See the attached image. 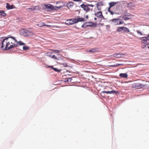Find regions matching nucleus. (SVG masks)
<instances>
[{
    "label": "nucleus",
    "mask_w": 149,
    "mask_h": 149,
    "mask_svg": "<svg viewBox=\"0 0 149 149\" xmlns=\"http://www.w3.org/2000/svg\"><path fill=\"white\" fill-rule=\"evenodd\" d=\"M44 6L45 7V9H46L47 11L50 12L52 11H57V9L55 8V6H54L49 3L45 4Z\"/></svg>",
    "instance_id": "1"
},
{
    "label": "nucleus",
    "mask_w": 149,
    "mask_h": 149,
    "mask_svg": "<svg viewBox=\"0 0 149 149\" xmlns=\"http://www.w3.org/2000/svg\"><path fill=\"white\" fill-rule=\"evenodd\" d=\"M31 31H29L28 30L25 29H22L20 31V35L25 37H28L30 36Z\"/></svg>",
    "instance_id": "2"
},
{
    "label": "nucleus",
    "mask_w": 149,
    "mask_h": 149,
    "mask_svg": "<svg viewBox=\"0 0 149 149\" xmlns=\"http://www.w3.org/2000/svg\"><path fill=\"white\" fill-rule=\"evenodd\" d=\"M56 4L59 6H55V8L57 9V11L59 9L63 7H65L66 6V3H64L61 1L56 2Z\"/></svg>",
    "instance_id": "3"
},
{
    "label": "nucleus",
    "mask_w": 149,
    "mask_h": 149,
    "mask_svg": "<svg viewBox=\"0 0 149 149\" xmlns=\"http://www.w3.org/2000/svg\"><path fill=\"white\" fill-rule=\"evenodd\" d=\"M146 85L139 83H134L132 85V88H141L146 86Z\"/></svg>",
    "instance_id": "4"
},
{
    "label": "nucleus",
    "mask_w": 149,
    "mask_h": 149,
    "mask_svg": "<svg viewBox=\"0 0 149 149\" xmlns=\"http://www.w3.org/2000/svg\"><path fill=\"white\" fill-rule=\"evenodd\" d=\"M14 47V46L12 45H10V43L9 42H6V45L3 50H9L10 49L13 48Z\"/></svg>",
    "instance_id": "5"
},
{
    "label": "nucleus",
    "mask_w": 149,
    "mask_h": 149,
    "mask_svg": "<svg viewBox=\"0 0 149 149\" xmlns=\"http://www.w3.org/2000/svg\"><path fill=\"white\" fill-rule=\"evenodd\" d=\"M140 39L141 41H143V43L144 44H146V45L145 46V47L147 44V41H149V34L148 35L147 37L141 38Z\"/></svg>",
    "instance_id": "6"
},
{
    "label": "nucleus",
    "mask_w": 149,
    "mask_h": 149,
    "mask_svg": "<svg viewBox=\"0 0 149 149\" xmlns=\"http://www.w3.org/2000/svg\"><path fill=\"white\" fill-rule=\"evenodd\" d=\"M104 93L109 94H114L116 93H119V92L118 91H116L113 90L111 91H102L101 93V95H102V94Z\"/></svg>",
    "instance_id": "7"
},
{
    "label": "nucleus",
    "mask_w": 149,
    "mask_h": 149,
    "mask_svg": "<svg viewBox=\"0 0 149 149\" xmlns=\"http://www.w3.org/2000/svg\"><path fill=\"white\" fill-rule=\"evenodd\" d=\"M80 6L85 11L87 12L90 10V9L88 7V6H86L84 3L81 5Z\"/></svg>",
    "instance_id": "8"
},
{
    "label": "nucleus",
    "mask_w": 149,
    "mask_h": 149,
    "mask_svg": "<svg viewBox=\"0 0 149 149\" xmlns=\"http://www.w3.org/2000/svg\"><path fill=\"white\" fill-rule=\"evenodd\" d=\"M75 18L76 20L75 22H76V23H78L79 22H84L85 21L84 18L82 17H80L79 16H77V18L75 17Z\"/></svg>",
    "instance_id": "9"
},
{
    "label": "nucleus",
    "mask_w": 149,
    "mask_h": 149,
    "mask_svg": "<svg viewBox=\"0 0 149 149\" xmlns=\"http://www.w3.org/2000/svg\"><path fill=\"white\" fill-rule=\"evenodd\" d=\"M95 16L100 18H102L103 17L102 12L101 11L97 12L95 14Z\"/></svg>",
    "instance_id": "10"
},
{
    "label": "nucleus",
    "mask_w": 149,
    "mask_h": 149,
    "mask_svg": "<svg viewBox=\"0 0 149 149\" xmlns=\"http://www.w3.org/2000/svg\"><path fill=\"white\" fill-rule=\"evenodd\" d=\"M6 5V8L8 10L16 8L15 7L14 5H10L8 3H7Z\"/></svg>",
    "instance_id": "11"
},
{
    "label": "nucleus",
    "mask_w": 149,
    "mask_h": 149,
    "mask_svg": "<svg viewBox=\"0 0 149 149\" xmlns=\"http://www.w3.org/2000/svg\"><path fill=\"white\" fill-rule=\"evenodd\" d=\"M125 54H123V53H117L114 54L113 55V56L114 57L116 58H120L122 56V55H125Z\"/></svg>",
    "instance_id": "12"
},
{
    "label": "nucleus",
    "mask_w": 149,
    "mask_h": 149,
    "mask_svg": "<svg viewBox=\"0 0 149 149\" xmlns=\"http://www.w3.org/2000/svg\"><path fill=\"white\" fill-rule=\"evenodd\" d=\"M103 2L101 1L98 2L97 3L96 5L98 10H101V8H100L99 7V6H102L104 5V4H103Z\"/></svg>",
    "instance_id": "13"
},
{
    "label": "nucleus",
    "mask_w": 149,
    "mask_h": 149,
    "mask_svg": "<svg viewBox=\"0 0 149 149\" xmlns=\"http://www.w3.org/2000/svg\"><path fill=\"white\" fill-rule=\"evenodd\" d=\"M69 21L70 22H69V23L68 24H70L71 25H72L76 23V22H75L76 21L75 18H72L70 19H68V21Z\"/></svg>",
    "instance_id": "14"
},
{
    "label": "nucleus",
    "mask_w": 149,
    "mask_h": 149,
    "mask_svg": "<svg viewBox=\"0 0 149 149\" xmlns=\"http://www.w3.org/2000/svg\"><path fill=\"white\" fill-rule=\"evenodd\" d=\"M127 6L129 8L131 9L133 8V7H135V5L134 4L130 2L127 3Z\"/></svg>",
    "instance_id": "15"
},
{
    "label": "nucleus",
    "mask_w": 149,
    "mask_h": 149,
    "mask_svg": "<svg viewBox=\"0 0 149 149\" xmlns=\"http://www.w3.org/2000/svg\"><path fill=\"white\" fill-rule=\"evenodd\" d=\"M119 76L121 78H127L128 77V74L127 73H121L119 74Z\"/></svg>",
    "instance_id": "16"
},
{
    "label": "nucleus",
    "mask_w": 149,
    "mask_h": 149,
    "mask_svg": "<svg viewBox=\"0 0 149 149\" xmlns=\"http://www.w3.org/2000/svg\"><path fill=\"white\" fill-rule=\"evenodd\" d=\"M6 15V14L5 13L3 10H0V16L5 17Z\"/></svg>",
    "instance_id": "17"
},
{
    "label": "nucleus",
    "mask_w": 149,
    "mask_h": 149,
    "mask_svg": "<svg viewBox=\"0 0 149 149\" xmlns=\"http://www.w3.org/2000/svg\"><path fill=\"white\" fill-rule=\"evenodd\" d=\"M66 6L68 8H72L73 6V3L71 1L69 2L66 4Z\"/></svg>",
    "instance_id": "18"
},
{
    "label": "nucleus",
    "mask_w": 149,
    "mask_h": 149,
    "mask_svg": "<svg viewBox=\"0 0 149 149\" xmlns=\"http://www.w3.org/2000/svg\"><path fill=\"white\" fill-rule=\"evenodd\" d=\"M1 43V48L3 49L4 48H3L4 46L5 45H6V42H7V41L6 42H4L3 41H2L0 39V42Z\"/></svg>",
    "instance_id": "19"
},
{
    "label": "nucleus",
    "mask_w": 149,
    "mask_h": 149,
    "mask_svg": "<svg viewBox=\"0 0 149 149\" xmlns=\"http://www.w3.org/2000/svg\"><path fill=\"white\" fill-rule=\"evenodd\" d=\"M117 3V2H111L109 3V8H111L114 6H115L116 3Z\"/></svg>",
    "instance_id": "20"
},
{
    "label": "nucleus",
    "mask_w": 149,
    "mask_h": 149,
    "mask_svg": "<svg viewBox=\"0 0 149 149\" xmlns=\"http://www.w3.org/2000/svg\"><path fill=\"white\" fill-rule=\"evenodd\" d=\"M51 50L53 52H54L56 53H62L63 52L62 49H60L59 50L56 49H52Z\"/></svg>",
    "instance_id": "21"
},
{
    "label": "nucleus",
    "mask_w": 149,
    "mask_h": 149,
    "mask_svg": "<svg viewBox=\"0 0 149 149\" xmlns=\"http://www.w3.org/2000/svg\"><path fill=\"white\" fill-rule=\"evenodd\" d=\"M123 30L124 32H130V31L129 29H128L127 28L124 26H123Z\"/></svg>",
    "instance_id": "22"
},
{
    "label": "nucleus",
    "mask_w": 149,
    "mask_h": 149,
    "mask_svg": "<svg viewBox=\"0 0 149 149\" xmlns=\"http://www.w3.org/2000/svg\"><path fill=\"white\" fill-rule=\"evenodd\" d=\"M89 25V27H97V23L96 22L95 23H94L93 22H92L91 24H90Z\"/></svg>",
    "instance_id": "23"
},
{
    "label": "nucleus",
    "mask_w": 149,
    "mask_h": 149,
    "mask_svg": "<svg viewBox=\"0 0 149 149\" xmlns=\"http://www.w3.org/2000/svg\"><path fill=\"white\" fill-rule=\"evenodd\" d=\"M33 10H38L39 9V6H35L32 7Z\"/></svg>",
    "instance_id": "24"
},
{
    "label": "nucleus",
    "mask_w": 149,
    "mask_h": 149,
    "mask_svg": "<svg viewBox=\"0 0 149 149\" xmlns=\"http://www.w3.org/2000/svg\"><path fill=\"white\" fill-rule=\"evenodd\" d=\"M126 15H125L123 16L122 17V18L125 21H126L129 19H131V17H126Z\"/></svg>",
    "instance_id": "25"
},
{
    "label": "nucleus",
    "mask_w": 149,
    "mask_h": 149,
    "mask_svg": "<svg viewBox=\"0 0 149 149\" xmlns=\"http://www.w3.org/2000/svg\"><path fill=\"white\" fill-rule=\"evenodd\" d=\"M52 69L55 71L57 72H60V71H61V69H58L56 68H55L53 67V66H52Z\"/></svg>",
    "instance_id": "26"
},
{
    "label": "nucleus",
    "mask_w": 149,
    "mask_h": 149,
    "mask_svg": "<svg viewBox=\"0 0 149 149\" xmlns=\"http://www.w3.org/2000/svg\"><path fill=\"white\" fill-rule=\"evenodd\" d=\"M123 26L118 27L116 31L118 32H121L123 30Z\"/></svg>",
    "instance_id": "27"
},
{
    "label": "nucleus",
    "mask_w": 149,
    "mask_h": 149,
    "mask_svg": "<svg viewBox=\"0 0 149 149\" xmlns=\"http://www.w3.org/2000/svg\"><path fill=\"white\" fill-rule=\"evenodd\" d=\"M87 27H89V25L86 24V23H84L81 26L82 28H84V29H86Z\"/></svg>",
    "instance_id": "28"
},
{
    "label": "nucleus",
    "mask_w": 149,
    "mask_h": 149,
    "mask_svg": "<svg viewBox=\"0 0 149 149\" xmlns=\"http://www.w3.org/2000/svg\"><path fill=\"white\" fill-rule=\"evenodd\" d=\"M39 27H41L46 26V24H45L44 22H42L38 24L37 25Z\"/></svg>",
    "instance_id": "29"
},
{
    "label": "nucleus",
    "mask_w": 149,
    "mask_h": 149,
    "mask_svg": "<svg viewBox=\"0 0 149 149\" xmlns=\"http://www.w3.org/2000/svg\"><path fill=\"white\" fill-rule=\"evenodd\" d=\"M29 49V47L26 45H24L23 47V50L26 51L28 50Z\"/></svg>",
    "instance_id": "30"
},
{
    "label": "nucleus",
    "mask_w": 149,
    "mask_h": 149,
    "mask_svg": "<svg viewBox=\"0 0 149 149\" xmlns=\"http://www.w3.org/2000/svg\"><path fill=\"white\" fill-rule=\"evenodd\" d=\"M72 78L71 77L69 78L68 79H66L64 81L65 82H71L72 80Z\"/></svg>",
    "instance_id": "31"
},
{
    "label": "nucleus",
    "mask_w": 149,
    "mask_h": 149,
    "mask_svg": "<svg viewBox=\"0 0 149 149\" xmlns=\"http://www.w3.org/2000/svg\"><path fill=\"white\" fill-rule=\"evenodd\" d=\"M97 51V49L95 48H92L90 50H89L88 51L89 52H96Z\"/></svg>",
    "instance_id": "32"
},
{
    "label": "nucleus",
    "mask_w": 149,
    "mask_h": 149,
    "mask_svg": "<svg viewBox=\"0 0 149 149\" xmlns=\"http://www.w3.org/2000/svg\"><path fill=\"white\" fill-rule=\"evenodd\" d=\"M17 43L19 44V45L20 46L23 45H25V43L24 42H23L20 40L19 41H17Z\"/></svg>",
    "instance_id": "33"
},
{
    "label": "nucleus",
    "mask_w": 149,
    "mask_h": 149,
    "mask_svg": "<svg viewBox=\"0 0 149 149\" xmlns=\"http://www.w3.org/2000/svg\"><path fill=\"white\" fill-rule=\"evenodd\" d=\"M53 54V52H48L46 53V55L49 56V57L51 58V56H52V54Z\"/></svg>",
    "instance_id": "34"
},
{
    "label": "nucleus",
    "mask_w": 149,
    "mask_h": 149,
    "mask_svg": "<svg viewBox=\"0 0 149 149\" xmlns=\"http://www.w3.org/2000/svg\"><path fill=\"white\" fill-rule=\"evenodd\" d=\"M120 20V19L118 18H114L111 20V21L113 22H117Z\"/></svg>",
    "instance_id": "35"
},
{
    "label": "nucleus",
    "mask_w": 149,
    "mask_h": 149,
    "mask_svg": "<svg viewBox=\"0 0 149 149\" xmlns=\"http://www.w3.org/2000/svg\"><path fill=\"white\" fill-rule=\"evenodd\" d=\"M9 38V37H4V38H3V39L2 40V41H3L4 42H6L7 41V42H8V39Z\"/></svg>",
    "instance_id": "36"
},
{
    "label": "nucleus",
    "mask_w": 149,
    "mask_h": 149,
    "mask_svg": "<svg viewBox=\"0 0 149 149\" xmlns=\"http://www.w3.org/2000/svg\"><path fill=\"white\" fill-rule=\"evenodd\" d=\"M9 38H12L13 40L15 41V42H17V40L15 39V38L11 36H10L9 37H8Z\"/></svg>",
    "instance_id": "37"
},
{
    "label": "nucleus",
    "mask_w": 149,
    "mask_h": 149,
    "mask_svg": "<svg viewBox=\"0 0 149 149\" xmlns=\"http://www.w3.org/2000/svg\"><path fill=\"white\" fill-rule=\"evenodd\" d=\"M9 38H12L13 40L15 41V42H17V40L15 39V38L11 36H10L9 37H8Z\"/></svg>",
    "instance_id": "38"
},
{
    "label": "nucleus",
    "mask_w": 149,
    "mask_h": 149,
    "mask_svg": "<svg viewBox=\"0 0 149 149\" xmlns=\"http://www.w3.org/2000/svg\"><path fill=\"white\" fill-rule=\"evenodd\" d=\"M51 58H53V59H56L57 60H59V58H57L55 56V55H54L52 56H51Z\"/></svg>",
    "instance_id": "39"
},
{
    "label": "nucleus",
    "mask_w": 149,
    "mask_h": 149,
    "mask_svg": "<svg viewBox=\"0 0 149 149\" xmlns=\"http://www.w3.org/2000/svg\"><path fill=\"white\" fill-rule=\"evenodd\" d=\"M70 22L69 21H68V19L66 20V22H65V24L67 25H70V24H68L69 22Z\"/></svg>",
    "instance_id": "40"
},
{
    "label": "nucleus",
    "mask_w": 149,
    "mask_h": 149,
    "mask_svg": "<svg viewBox=\"0 0 149 149\" xmlns=\"http://www.w3.org/2000/svg\"><path fill=\"white\" fill-rule=\"evenodd\" d=\"M137 33L138 34L140 35H142V33L140 31H139L138 30H137Z\"/></svg>",
    "instance_id": "41"
},
{
    "label": "nucleus",
    "mask_w": 149,
    "mask_h": 149,
    "mask_svg": "<svg viewBox=\"0 0 149 149\" xmlns=\"http://www.w3.org/2000/svg\"><path fill=\"white\" fill-rule=\"evenodd\" d=\"M124 23V22L123 21H120L118 23V24L119 25L121 24Z\"/></svg>",
    "instance_id": "42"
},
{
    "label": "nucleus",
    "mask_w": 149,
    "mask_h": 149,
    "mask_svg": "<svg viewBox=\"0 0 149 149\" xmlns=\"http://www.w3.org/2000/svg\"><path fill=\"white\" fill-rule=\"evenodd\" d=\"M52 66H49V65H46V67L47 68H52Z\"/></svg>",
    "instance_id": "43"
},
{
    "label": "nucleus",
    "mask_w": 149,
    "mask_h": 149,
    "mask_svg": "<svg viewBox=\"0 0 149 149\" xmlns=\"http://www.w3.org/2000/svg\"><path fill=\"white\" fill-rule=\"evenodd\" d=\"M63 65L64 66V67H68V65L65 63H64Z\"/></svg>",
    "instance_id": "44"
},
{
    "label": "nucleus",
    "mask_w": 149,
    "mask_h": 149,
    "mask_svg": "<svg viewBox=\"0 0 149 149\" xmlns=\"http://www.w3.org/2000/svg\"><path fill=\"white\" fill-rule=\"evenodd\" d=\"M16 43L15 44V47H17L19 45V44L17 43V42H16Z\"/></svg>",
    "instance_id": "45"
},
{
    "label": "nucleus",
    "mask_w": 149,
    "mask_h": 149,
    "mask_svg": "<svg viewBox=\"0 0 149 149\" xmlns=\"http://www.w3.org/2000/svg\"><path fill=\"white\" fill-rule=\"evenodd\" d=\"M110 66L111 67H117L118 65H116V64H114L113 65H110Z\"/></svg>",
    "instance_id": "46"
},
{
    "label": "nucleus",
    "mask_w": 149,
    "mask_h": 149,
    "mask_svg": "<svg viewBox=\"0 0 149 149\" xmlns=\"http://www.w3.org/2000/svg\"><path fill=\"white\" fill-rule=\"evenodd\" d=\"M27 9L31 10H30L29 11H33L32 7L31 8H27Z\"/></svg>",
    "instance_id": "47"
},
{
    "label": "nucleus",
    "mask_w": 149,
    "mask_h": 149,
    "mask_svg": "<svg viewBox=\"0 0 149 149\" xmlns=\"http://www.w3.org/2000/svg\"><path fill=\"white\" fill-rule=\"evenodd\" d=\"M109 12L110 13L111 15H113L114 14V12L112 11L111 10L110 12Z\"/></svg>",
    "instance_id": "48"
},
{
    "label": "nucleus",
    "mask_w": 149,
    "mask_h": 149,
    "mask_svg": "<svg viewBox=\"0 0 149 149\" xmlns=\"http://www.w3.org/2000/svg\"><path fill=\"white\" fill-rule=\"evenodd\" d=\"M126 15V16H127V17L131 16H132V15L130 14V13H128Z\"/></svg>",
    "instance_id": "49"
},
{
    "label": "nucleus",
    "mask_w": 149,
    "mask_h": 149,
    "mask_svg": "<svg viewBox=\"0 0 149 149\" xmlns=\"http://www.w3.org/2000/svg\"><path fill=\"white\" fill-rule=\"evenodd\" d=\"M92 22L89 21V22H86L85 23H86V24L87 23H90V24H92Z\"/></svg>",
    "instance_id": "50"
},
{
    "label": "nucleus",
    "mask_w": 149,
    "mask_h": 149,
    "mask_svg": "<svg viewBox=\"0 0 149 149\" xmlns=\"http://www.w3.org/2000/svg\"><path fill=\"white\" fill-rule=\"evenodd\" d=\"M111 8H109V7L108 8V11L109 12H110V11L111 10L110 9Z\"/></svg>",
    "instance_id": "51"
},
{
    "label": "nucleus",
    "mask_w": 149,
    "mask_h": 149,
    "mask_svg": "<svg viewBox=\"0 0 149 149\" xmlns=\"http://www.w3.org/2000/svg\"><path fill=\"white\" fill-rule=\"evenodd\" d=\"M106 27L107 28H110V25H107Z\"/></svg>",
    "instance_id": "52"
},
{
    "label": "nucleus",
    "mask_w": 149,
    "mask_h": 149,
    "mask_svg": "<svg viewBox=\"0 0 149 149\" xmlns=\"http://www.w3.org/2000/svg\"><path fill=\"white\" fill-rule=\"evenodd\" d=\"M16 42H15V41L13 43V45H13L14 46V47H15V44Z\"/></svg>",
    "instance_id": "53"
},
{
    "label": "nucleus",
    "mask_w": 149,
    "mask_h": 149,
    "mask_svg": "<svg viewBox=\"0 0 149 149\" xmlns=\"http://www.w3.org/2000/svg\"><path fill=\"white\" fill-rule=\"evenodd\" d=\"M116 65H118V66H120L121 65H123V64H116Z\"/></svg>",
    "instance_id": "54"
},
{
    "label": "nucleus",
    "mask_w": 149,
    "mask_h": 149,
    "mask_svg": "<svg viewBox=\"0 0 149 149\" xmlns=\"http://www.w3.org/2000/svg\"><path fill=\"white\" fill-rule=\"evenodd\" d=\"M88 15H86V16H85V18L86 19H87L88 18Z\"/></svg>",
    "instance_id": "55"
},
{
    "label": "nucleus",
    "mask_w": 149,
    "mask_h": 149,
    "mask_svg": "<svg viewBox=\"0 0 149 149\" xmlns=\"http://www.w3.org/2000/svg\"><path fill=\"white\" fill-rule=\"evenodd\" d=\"M89 6H90L91 7H93L94 6L92 5V4H90V5H89Z\"/></svg>",
    "instance_id": "56"
},
{
    "label": "nucleus",
    "mask_w": 149,
    "mask_h": 149,
    "mask_svg": "<svg viewBox=\"0 0 149 149\" xmlns=\"http://www.w3.org/2000/svg\"><path fill=\"white\" fill-rule=\"evenodd\" d=\"M147 45H148V48L149 49V43H148L147 44Z\"/></svg>",
    "instance_id": "57"
},
{
    "label": "nucleus",
    "mask_w": 149,
    "mask_h": 149,
    "mask_svg": "<svg viewBox=\"0 0 149 149\" xmlns=\"http://www.w3.org/2000/svg\"><path fill=\"white\" fill-rule=\"evenodd\" d=\"M94 19L95 20V21L97 20V18L96 17H94Z\"/></svg>",
    "instance_id": "58"
},
{
    "label": "nucleus",
    "mask_w": 149,
    "mask_h": 149,
    "mask_svg": "<svg viewBox=\"0 0 149 149\" xmlns=\"http://www.w3.org/2000/svg\"><path fill=\"white\" fill-rule=\"evenodd\" d=\"M77 1V2H79V1Z\"/></svg>",
    "instance_id": "59"
},
{
    "label": "nucleus",
    "mask_w": 149,
    "mask_h": 149,
    "mask_svg": "<svg viewBox=\"0 0 149 149\" xmlns=\"http://www.w3.org/2000/svg\"><path fill=\"white\" fill-rule=\"evenodd\" d=\"M104 19H106V18H104V17L102 18Z\"/></svg>",
    "instance_id": "60"
},
{
    "label": "nucleus",
    "mask_w": 149,
    "mask_h": 149,
    "mask_svg": "<svg viewBox=\"0 0 149 149\" xmlns=\"http://www.w3.org/2000/svg\"><path fill=\"white\" fill-rule=\"evenodd\" d=\"M89 4H87L86 5V6H88H88H89Z\"/></svg>",
    "instance_id": "61"
},
{
    "label": "nucleus",
    "mask_w": 149,
    "mask_h": 149,
    "mask_svg": "<svg viewBox=\"0 0 149 149\" xmlns=\"http://www.w3.org/2000/svg\"><path fill=\"white\" fill-rule=\"evenodd\" d=\"M50 26L49 25H46V26Z\"/></svg>",
    "instance_id": "62"
},
{
    "label": "nucleus",
    "mask_w": 149,
    "mask_h": 149,
    "mask_svg": "<svg viewBox=\"0 0 149 149\" xmlns=\"http://www.w3.org/2000/svg\"><path fill=\"white\" fill-rule=\"evenodd\" d=\"M10 43H11V44H12V45H13V43L12 42H11Z\"/></svg>",
    "instance_id": "63"
},
{
    "label": "nucleus",
    "mask_w": 149,
    "mask_h": 149,
    "mask_svg": "<svg viewBox=\"0 0 149 149\" xmlns=\"http://www.w3.org/2000/svg\"><path fill=\"white\" fill-rule=\"evenodd\" d=\"M91 38H93V37H91Z\"/></svg>",
    "instance_id": "64"
}]
</instances>
